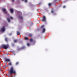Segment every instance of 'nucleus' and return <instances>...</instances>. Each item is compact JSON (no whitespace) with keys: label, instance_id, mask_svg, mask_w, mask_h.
<instances>
[{"label":"nucleus","instance_id":"obj_1","mask_svg":"<svg viewBox=\"0 0 77 77\" xmlns=\"http://www.w3.org/2000/svg\"><path fill=\"white\" fill-rule=\"evenodd\" d=\"M14 68L13 67H11L10 68V70H9V73L10 75H12L13 74H15L16 73L15 70L14 69Z\"/></svg>","mask_w":77,"mask_h":77},{"label":"nucleus","instance_id":"obj_2","mask_svg":"<svg viewBox=\"0 0 77 77\" xmlns=\"http://www.w3.org/2000/svg\"><path fill=\"white\" fill-rule=\"evenodd\" d=\"M9 47V45L8 44H4L2 45L1 47L2 48H5V50H6V49H8V48Z\"/></svg>","mask_w":77,"mask_h":77},{"label":"nucleus","instance_id":"obj_3","mask_svg":"<svg viewBox=\"0 0 77 77\" xmlns=\"http://www.w3.org/2000/svg\"><path fill=\"white\" fill-rule=\"evenodd\" d=\"M2 11H3V12H4V13L5 14H7V11H6V10L5 8H2Z\"/></svg>","mask_w":77,"mask_h":77},{"label":"nucleus","instance_id":"obj_4","mask_svg":"<svg viewBox=\"0 0 77 77\" xmlns=\"http://www.w3.org/2000/svg\"><path fill=\"white\" fill-rule=\"evenodd\" d=\"M1 30L2 32H5V26H3L2 29H1Z\"/></svg>","mask_w":77,"mask_h":77},{"label":"nucleus","instance_id":"obj_5","mask_svg":"<svg viewBox=\"0 0 77 77\" xmlns=\"http://www.w3.org/2000/svg\"><path fill=\"white\" fill-rule=\"evenodd\" d=\"M5 62H10V59L8 58H6L5 59Z\"/></svg>","mask_w":77,"mask_h":77},{"label":"nucleus","instance_id":"obj_6","mask_svg":"<svg viewBox=\"0 0 77 77\" xmlns=\"http://www.w3.org/2000/svg\"><path fill=\"white\" fill-rule=\"evenodd\" d=\"M45 16H44L43 17V19L42 20V21L43 22L45 21Z\"/></svg>","mask_w":77,"mask_h":77},{"label":"nucleus","instance_id":"obj_7","mask_svg":"<svg viewBox=\"0 0 77 77\" xmlns=\"http://www.w3.org/2000/svg\"><path fill=\"white\" fill-rule=\"evenodd\" d=\"M10 11L11 13L12 14V13H14V10L12 8H11L10 9Z\"/></svg>","mask_w":77,"mask_h":77},{"label":"nucleus","instance_id":"obj_8","mask_svg":"<svg viewBox=\"0 0 77 77\" xmlns=\"http://www.w3.org/2000/svg\"><path fill=\"white\" fill-rule=\"evenodd\" d=\"M18 42V40L17 39H14V43H17Z\"/></svg>","mask_w":77,"mask_h":77},{"label":"nucleus","instance_id":"obj_9","mask_svg":"<svg viewBox=\"0 0 77 77\" xmlns=\"http://www.w3.org/2000/svg\"><path fill=\"white\" fill-rule=\"evenodd\" d=\"M7 19L8 23H9L10 21H11V20H10V18H9L7 17Z\"/></svg>","mask_w":77,"mask_h":77},{"label":"nucleus","instance_id":"obj_10","mask_svg":"<svg viewBox=\"0 0 77 77\" xmlns=\"http://www.w3.org/2000/svg\"><path fill=\"white\" fill-rule=\"evenodd\" d=\"M19 18H20V19H21V20H22L23 18V16L21 15L19 16L18 17Z\"/></svg>","mask_w":77,"mask_h":77},{"label":"nucleus","instance_id":"obj_11","mask_svg":"<svg viewBox=\"0 0 77 77\" xmlns=\"http://www.w3.org/2000/svg\"><path fill=\"white\" fill-rule=\"evenodd\" d=\"M17 35H20V33L18 31H17Z\"/></svg>","mask_w":77,"mask_h":77},{"label":"nucleus","instance_id":"obj_12","mask_svg":"<svg viewBox=\"0 0 77 77\" xmlns=\"http://www.w3.org/2000/svg\"><path fill=\"white\" fill-rule=\"evenodd\" d=\"M29 36H30V37H32V36H33V35H32V34H29Z\"/></svg>","mask_w":77,"mask_h":77},{"label":"nucleus","instance_id":"obj_13","mask_svg":"<svg viewBox=\"0 0 77 77\" xmlns=\"http://www.w3.org/2000/svg\"><path fill=\"white\" fill-rule=\"evenodd\" d=\"M4 67L5 68H7L8 67V64H7V63H6Z\"/></svg>","mask_w":77,"mask_h":77},{"label":"nucleus","instance_id":"obj_14","mask_svg":"<svg viewBox=\"0 0 77 77\" xmlns=\"http://www.w3.org/2000/svg\"><path fill=\"white\" fill-rule=\"evenodd\" d=\"M45 32V28H43V30H42V32L43 33H44Z\"/></svg>","mask_w":77,"mask_h":77},{"label":"nucleus","instance_id":"obj_15","mask_svg":"<svg viewBox=\"0 0 77 77\" xmlns=\"http://www.w3.org/2000/svg\"><path fill=\"white\" fill-rule=\"evenodd\" d=\"M29 41L30 42H33V41H34V40H33V39L31 38L30 40H29Z\"/></svg>","mask_w":77,"mask_h":77},{"label":"nucleus","instance_id":"obj_16","mask_svg":"<svg viewBox=\"0 0 77 77\" xmlns=\"http://www.w3.org/2000/svg\"><path fill=\"white\" fill-rule=\"evenodd\" d=\"M8 65H9L10 66H12V63H11V61H10L9 63H8Z\"/></svg>","mask_w":77,"mask_h":77},{"label":"nucleus","instance_id":"obj_17","mask_svg":"<svg viewBox=\"0 0 77 77\" xmlns=\"http://www.w3.org/2000/svg\"><path fill=\"white\" fill-rule=\"evenodd\" d=\"M44 25H43L41 26V29H44Z\"/></svg>","mask_w":77,"mask_h":77},{"label":"nucleus","instance_id":"obj_18","mask_svg":"<svg viewBox=\"0 0 77 77\" xmlns=\"http://www.w3.org/2000/svg\"><path fill=\"white\" fill-rule=\"evenodd\" d=\"M24 39L25 40H28V39H29V38L26 37H25L24 38Z\"/></svg>","mask_w":77,"mask_h":77},{"label":"nucleus","instance_id":"obj_19","mask_svg":"<svg viewBox=\"0 0 77 77\" xmlns=\"http://www.w3.org/2000/svg\"><path fill=\"white\" fill-rule=\"evenodd\" d=\"M5 41H6V42H8V38H5Z\"/></svg>","mask_w":77,"mask_h":77},{"label":"nucleus","instance_id":"obj_20","mask_svg":"<svg viewBox=\"0 0 77 77\" xmlns=\"http://www.w3.org/2000/svg\"><path fill=\"white\" fill-rule=\"evenodd\" d=\"M48 5L49 6H51V4L50 3H49Z\"/></svg>","mask_w":77,"mask_h":77},{"label":"nucleus","instance_id":"obj_21","mask_svg":"<svg viewBox=\"0 0 77 77\" xmlns=\"http://www.w3.org/2000/svg\"><path fill=\"white\" fill-rule=\"evenodd\" d=\"M24 48H25V47L23 46L21 48V49H24Z\"/></svg>","mask_w":77,"mask_h":77},{"label":"nucleus","instance_id":"obj_22","mask_svg":"<svg viewBox=\"0 0 77 77\" xmlns=\"http://www.w3.org/2000/svg\"><path fill=\"white\" fill-rule=\"evenodd\" d=\"M27 46H29V45H30V43H28L27 44Z\"/></svg>","mask_w":77,"mask_h":77},{"label":"nucleus","instance_id":"obj_23","mask_svg":"<svg viewBox=\"0 0 77 77\" xmlns=\"http://www.w3.org/2000/svg\"><path fill=\"white\" fill-rule=\"evenodd\" d=\"M18 65V62H17L16 63V65Z\"/></svg>","mask_w":77,"mask_h":77},{"label":"nucleus","instance_id":"obj_24","mask_svg":"<svg viewBox=\"0 0 77 77\" xmlns=\"http://www.w3.org/2000/svg\"><path fill=\"white\" fill-rule=\"evenodd\" d=\"M51 13H52V14H53V13H54V11L52 10L51 11Z\"/></svg>","mask_w":77,"mask_h":77},{"label":"nucleus","instance_id":"obj_25","mask_svg":"<svg viewBox=\"0 0 77 77\" xmlns=\"http://www.w3.org/2000/svg\"><path fill=\"white\" fill-rule=\"evenodd\" d=\"M66 8V6L65 5H64L63 6V8Z\"/></svg>","mask_w":77,"mask_h":77},{"label":"nucleus","instance_id":"obj_26","mask_svg":"<svg viewBox=\"0 0 77 77\" xmlns=\"http://www.w3.org/2000/svg\"><path fill=\"white\" fill-rule=\"evenodd\" d=\"M24 2H25V3H27V0H25L24 1Z\"/></svg>","mask_w":77,"mask_h":77},{"label":"nucleus","instance_id":"obj_27","mask_svg":"<svg viewBox=\"0 0 77 77\" xmlns=\"http://www.w3.org/2000/svg\"><path fill=\"white\" fill-rule=\"evenodd\" d=\"M10 18H11V20H13V17H10Z\"/></svg>","mask_w":77,"mask_h":77},{"label":"nucleus","instance_id":"obj_28","mask_svg":"<svg viewBox=\"0 0 77 77\" xmlns=\"http://www.w3.org/2000/svg\"><path fill=\"white\" fill-rule=\"evenodd\" d=\"M12 47H14V44H12Z\"/></svg>","mask_w":77,"mask_h":77},{"label":"nucleus","instance_id":"obj_29","mask_svg":"<svg viewBox=\"0 0 77 77\" xmlns=\"http://www.w3.org/2000/svg\"><path fill=\"white\" fill-rule=\"evenodd\" d=\"M12 0V2H14V0Z\"/></svg>","mask_w":77,"mask_h":77},{"label":"nucleus","instance_id":"obj_30","mask_svg":"<svg viewBox=\"0 0 77 77\" xmlns=\"http://www.w3.org/2000/svg\"><path fill=\"white\" fill-rule=\"evenodd\" d=\"M38 5H39V6H40V5H41V3H39Z\"/></svg>","mask_w":77,"mask_h":77},{"label":"nucleus","instance_id":"obj_31","mask_svg":"<svg viewBox=\"0 0 77 77\" xmlns=\"http://www.w3.org/2000/svg\"><path fill=\"white\" fill-rule=\"evenodd\" d=\"M22 1H24V0H22Z\"/></svg>","mask_w":77,"mask_h":77}]
</instances>
